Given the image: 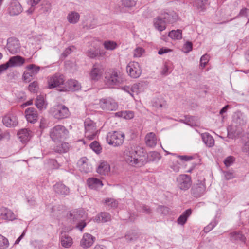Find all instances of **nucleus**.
I'll return each mask as SVG.
<instances>
[{
    "label": "nucleus",
    "instance_id": "a19ab883",
    "mask_svg": "<svg viewBox=\"0 0 249 249\" xmlns=\"http://www.w3.org/2000/svg\"><path fill=\"white\" fill-rule=\"evenodd\" d=\"M28 89L31 92H37L39 89V86L38 82L35 81L31 83L28 86Z\"/></svg>",
    "mask_w": 249,
    "mask_h": 249
},
{
    "label": "nucleus",
    "instance_id": "4d7b16f0",
    "mask_svg": "<svg viewBox=\"0 0 249 249\" xmlns=\"http://www.w3.org/2000/svg\"><path fill=\"white\" fill-rule=\"evenodd\" d=\"M225 178L227 180H230L235 177L234 173L232 172H224Z\"/></svg>",
    "mask_w": 249,
    "mask_h": 249
},
{
    "label": "nucleus",
    "instance_id": "f257e3e1",
    "mask_svg": "<svg viewBox=\"0 0 249 249\" xmlns=\"http://www.w3.org/2000/svg\"><path fill=\"white\" fill-rule=\"evenodd\" d=\"M125 161L130 166L140 167L145 164V156L139 148L127 147L124 152Z\"/></svg>",
    "mask_w": 249,
    "mask_h": 249
},
{
    "label": "nucleus",
    "instance_id": "69168bd1",
    "mask_svg": "<svg viewBox=\"0 0 249 249\" xmlns=\"http://www.w3.org/2000/svg\"><path fill=\"white\" fill-rule=\"evenodd\" d=\"M180 159L181 160H185V161H188L192 159L191 157H188L186 156H179Z\"/></svg>",
    "mask_w": 249,
    "mask_h": 249
},
{
    "label": "nucleus",
    "instance_id": "79ce46f5",
    "mask_svg": "<svg viewBox=\"0 0 249 249\" xmlns=\"http://www.w3.org/2000/svg\"><path fill=\"white\" fill-rule=\"evenodd\" d=\"M26 70L32 71V74L34 75H36L39 71L40 68L35 64H30L26 66Z\"/></svg>",
    "mask_w": 249,
    "mask_h": 249
},
{
    "label": "nucleus",
    "instance_id": "c03bdc74",
    "mask_svg": "<svg viewBox=\"0 0 249 249\" xmlns=\"http://www.w3.org/2000/svg\"><path fill=\"white\" fill-rule=\"evenodd\" d=\"M90 147L94 152L99 154L102 150L101 146L97 141H94L90 144Z\"/></svg>",
    "mask_w": 249,
    "mask_h": 249
},
{
    "label": "nucleus",
    "instance_id": "7ed1b4c3",
    "mask_svg": "<svg viewBox=\"0 0 249 249\" xmlns=\"http://www.w3.org/2000/svg\"><path fill=\"white\" fill-rule=\"evenodd\" d=\"M50 113L58 120L68 118L71 115L68 107L62 104H57L51 108Z\"/></svg>",
    "mask_w": 249,
    "mask_h": 249
},
{
    "label": "nucleus",
    "instance_id": "5701e85b",
    "mask_svg": "<svg viewBox=\"0 0 249 249\" xmlns=\"http://www.w3.org/2000/svg\"><path fill=\"white\" fill-rule=\"evenodd\" d=\"M32 132L26 128L20 130L18 135L20 141L23 143H26L28 142L31 137Z\"/></svg>",
    "mask_w": 249,
    "mask_h": 249
},
{
    "label": "nucleus",
    "instance_id": "b1692460",
    "mask_svg": "<svg viewBox=\"0 0 249 249\" xmlns=\"http://www.w3.org/2000/svg\"><path fill=\"white\" fill-rule=\"evenodd\" d=\"M230 238L234 242H240L245 243L246 238L244 234L240 231H233L230 234Z\"/></svg>",
    "mask_w": 249,
    "mask_h": 249
},
{
    "label": "nucleus",
    "instance_id": "13d9d810",
    "mask_svg": "<svg viewBox=\"0 0 249 249\" xmlns=\"http://www.w3.org/2000/svg\"><path fill=\"white\" fill-rule=\"evenodd\" d=\"M158 210L159 212L166 214L169 213V208L163 206H159Z\"/></svg>",
    "mask_w": 249,
    "mask_h": 249
},
{
    "label": "nucleus",
    "instance_id": "09e8293b",
    "mask_svg": "<svg viewBox=\"0 0 249 249\" xmlns=\"http://www.w3.org/2000/svg\"><path fill=\"white\" fill-rule=\"evenodd\" d=\"M207 0H195V5L198 9H203L207 4Z\"/></svg>",
    "mask_w": 249,
    "mask_h": 249
},
{
    "label": "nucleus",
    "instance_id": "58836bf2",
    "mask_svg": "<svg viewBox=\"0 0 249 249\" xmlns=\"http://www.w3.org/2000/svg\"><path fill=\"white\" fill-rule=\"evenodd\" d=\"M34 76V75L32 74V71L27 70L22 75V79L25 82H29L33 79Z\"/></svg>",
    "mask_w": 249,
    "mask_h": 249
},
{
    "label": "nucleus",
    "instance_id": "2f4dec72",
    "mask_svg": "<svg viewBox=\"0 0 249 249\" xmlns=\"http://www.w3.org/2000/svg\"><path fill=\"white\" fill-rule=\"evenodd\" d=\"M36 107L40 110L46 108L47 104L45 103L44 97L42 95L37 96L35 102Z\"/></svg>",
    "mask_w": 249,
    "mask_h": 249
},
{
    "label": "nucleus",
    "instance_id": "bf43d9fd",
    "mask_svg": "<svg viewBox=\"0 0 249 249\" xmlns=\"http://www.w3.org/2000/svg\"><path fill=\"white\" fill-rule=\"evenodd\" d=\"M242 151L249 155V140L244 143L242 147Z\"/></svg>",
    "mask_w": 249,
    "mask_h": 249
},
{
    "label": "nucleus",
    "instance_id": "f8f14e48",
    "mask_svg": "<svg viewBox=\"0 0 249 249\" xmlns=\"http://www.w3.org/2000/svg\"><path fill=\"white\" fill-rule=\"evenodd\" d=\"M126 71L129 75L133 78H138L141 74L139 64L136 62H130L126 66Z\"/></svg>",
    "mask_w": 249,
    "mask_h": 249
},
{
    "label": "nucleus",
    "instance_id": "a18cd8bd",
    "mask_svg": "<svg viewBox=\"0 0 249 249\" xmlns=\"http://www.w3.org/2000/svg\"><path fill=\"white\" fill-rule=\"evenodd\" d=\"M99 49H90L87 52V55L90 58H95L99 56Z\"/></svg>",
    "mask_w": 249,
    "mask_h": 249
},
{
    "label": "nucleus",
    "instance_id": "6e6d98bb",
    "mask_svg": "<svg viewBox=\"0 0 249 249\" xmlns=\"http://www.w3.org/2000/svg\"><path fill=\"white\" fill-rule=\"evenodd\" d=\"M137 235L136 234H127L125 235V238L128 242H131L137 238Z\"/></svg>",
    "mask_w": 249,
    "mask_h": 249
},
{
    "label": "nucleus",
    "instance_id": "9d476101",
    "mask_svg": "<svg viewBox=\"0 0 249 249\" xmlns=\"http://www.w3.org/2000/svg\"><path fill=\"white\" fill-rule=\"evenodd\" d=\"M99 106L103 110L106 111L116 110L118 107L117 103L110 97L100 99Z\"/></svg>",
    "mask_w": 249,
    "mask_h": 249
},
{
    "label": "nucleus",
    "instance_id": "603ef678",
    "mask_svg": "<svg viewBox=\"0 0 249 249\" xmlns=\"http://www.w3.org/2000/svg\"><path fill=\"white\" fill-rule=\"evenodd\" d=\"M144 52V50L142 48L138 47L134 50L133 56L134 57H140L142 55Z\"/></svg>",
    "mask_w": 249,
    "mask_h": 249
},
{
    "label": "nucleus",
    "instance_id": "864d4df0",
    "mask_svg": "<svg viewBox=\"0 0 249 249\" xmlns=\"http://www.w3.org/2000/svg\"><path fill=\"white\" fill-rule=\"evenodd\" d=\"M209 60V56L207 54L203 55L200 58V66L205 67Z\"/></svg>",
    "mask_w": 249,
    "mask_h": 249
},
{
    "label": "nucleus",
    "instance_id": "c9c22d12",
    "mask_svg": "<svg viewBox=\"0 0 249 249\" xmlns=\"http://www.w3.org/2000/svg\"><path fill=\"white\" fill-rule=\"evenodd\" d=\"M168 36L174 39H180L182 38V31L179 29L172 30L169 33Z\"/></svg>",
    "mask_w": 249,
    "mask_h": 249
},
{
    "label": "nucleus",
    "instance_id": "4468645a",
    "mask_svg": "<svg viewBox=\"0 0 249 249\" xmlns=\"http://www.w3.org/2000/svg\"><path fill=\"white\" fill-rule=\"evenodd\" d=\"M2 122L6 126L12 127L18 124V120L15 114L9 113L3 117Z\"/></svg>",
    "mask_w": 249,
    "mask_h": 249
},
{
    "label": "nucleus",
    "instance_id": "2eb2a0df",
    "mask_svg": "<svg viewBox=\"0 0 249 249\" xmlns=\"http://www.w3.org/2000/svg\"><path fill=\"white\" fill-rule=\"evenodd\" d=\"M104 70L103 66L99 64H95L93 65L90 73V78L94 81H98L101 78L103 74Z\"/></svg>",
    "mask_w": 249,
    "mask_h": 249
},
{
    "label": "nucleus",
    "instance_id": "7c9ffc66",
    "mask_svg": "<svg viewBox=\"0 0 249 249\" xmlns=\"http://www.w3.org/2000/svg\"><path fill=\"white\" fill-rule=\"evenodd\" d=\"M203 142L207 146L209 147H213L214 144V140L213 137L208 133H203L201 134Z\"/></svg>",
    "mask_w": 249,
    "mask_h": 249
},
{
    "label": "nucleus",
    "instance_id": "f704fd0d",
    "mask_svg": "<svg viewBox=\"0 0 249 249\" xmlns=\"http://www.w3.org/2000/svg\"><path fill=\"white\" fill-rule=\"evenodd\" d=\"M118 116L125 119H131L134 117V113L132 111H123L116 113Z\"/></svg>",
    "mask_w": 249,
    "mask_h": 249
},
{
    "label": "nucleus",
    "instance_id": "f03ea898",
    "mask_svg": "<svg viewBox=\"0 0 249 249\" xmlns=\"http://www.w3.org/2000/svg\"><path fill=\"white\" fill-rule=\"evenodd\" d=\"M175 21V16L170 13L164 12L154 19V26L160 32H162L166 29L167 24L173 23Z\"/></svg>",
    "mask_w": 249,
    "mask_h": 249
},
{
    "label": "nucleus",
    "instance_id": "bb28decb",
    "mask_svg": "<svg viewBox=\"0 0 249 249\" xmlns=\"http://www.w3.org/2000/svg\"><path fill=\"white\" fill-rule=\"evenodd\" d=\"M110 170L109 164L107 161L101 162L97 169V172L101 175H106L108 174Z\"/></svg>",
    "mask_w": 249,
    "mask_h": 249
},
{
    "label": "nucleus",
    "instance_id": "cd10ccee",
    "mask_svg": "<svg viewBox=\"0 0 249 249\" xmlns=\"http://www.w3.org/2000/svg\"><path fill=\"white\" fill-rule=\"evenodd\" d=\"M66 83L68 86L67 87V86H66L67 90L76 91L79 90L81 88V84L76 80H69Z\"/></svg>",
    "mask_w": 249,
    "mask_h": 249
},
{
    "label": "nucleus",
    "instance_id": "aec40b11",
    "mask_svg": "<svg viewBox=\"0 0 249 249\" xmlns=\"http://www.w3.org/2000/svg\"><path fill=\"white\" fill-rule=\"evenodd\" d=\"M9 14L12 16L17 15L22 11L21 5L18 1H12L8 7Z\"/></svg>",
    "mask_w": 249,
    "mask_h": 249
},
{
    "label": "nucleus",
    "instance_id": "3c124183",
    "mask_svg": "<svg viewBox=\"0 0 249 249\" xmlns=\"http://www.w3.org/2000/svg\"><path fill=\"white\" fill-rule=\"evenodd\" d=\"M193 48V44L192 42L188 41L183 45L182 51L185 53L190 52Z\"/></svg>",
    "mask_w": 249,
    "mask_h": 249
},
{
    "label": "nucleus",
    "instance_id": "a878e982",
    "mask_svg": "<svg viewBox=\"0 0 249 249\" xmlns=\"http://www.w3.org/2000/svg\"><path fill=\"white\" fill-rule=\"evenodd\" d=\"M111 219V216L109 213L101 212L95 217L94 220L98 223H105L110 221Z\"/></svg>",
    "mask_w": 249,
    "mask_h": 249
},
{
    "label": "nucleus",
    "instance_id": "680f3d73",
    "mask_svg": "<svg viewBox=\"0 0 249 249\" xmlns=\"http://www.w3.org/2000/svg\"><path fill=\"white\" fill-rule=\"evenodd\" d=\"M86 226V223L84 221H81L78 223L77 225V228L81 231H82L84 228Z\"/></svg>",
    "mask_w": 249,
    "mask_h": 249
},
{
    "label": "nucleus",
    "instance_id": "6ab92c4d",
    "mask_svg": "<svg viewBox=\"0 0 249 249\" xmlns=\"http://www.w3.org/2000/svg\"><path fill=\"white\" fill-rule=\"evenodd\" d=\"M205 191V186L202 182L194 184L191 189L192 195L196 197L202 196Z\"/></svg>",
    "mask_w": 249,
    "mask_h": 249
},
{
    "label": "nucleus",
    "instance_id": "49530a36",
    "mask_svg": "<svg viewBox=\"0 0 249 249\" xmlns=\"http://www.w3.org/2000/svg\"><path fill=\"white\" fill-rule=\"evenodd\" d=\"M136 207L138 211H142V212L147 214H150L151 213V210L150 208L146 205L142 204L140 206L136 205Z\"/></svg>",
    "mask_w": 249,
    "mask_h": 249
},
{
    "label": "nucleus",
    "instance_id": "412c9836",
    "mask_svg": "<svg viewBox=\"0 0 249 249\" xmlns=\"http://www.w3.org/2000/svg\"><path fill=\"white\" fill-rule=\"evenodd\" d=\"M87 184L89 188L94 190L100 189L103 186L102 181L95 178H88L87 180Z\"/></svg>",
    "mask_w": 249,
    "mask_h": 249
},
{
    "label": "nucleus",
    "instance_id": "dca6fc26",
    "mask_svg": "<svg viewBox=\"0 0 249 249\" xmlns=\"http://www.w3.org/2000/svg\"><path fill=\"white\" fill-rule=\"evenodd\" d=\"M53 190L57 195L64 196L68 195L70 193L69 188L61 182L54 184L53 186Z\"/></svg>",
    "mask_w": 249,
    "mask_h": 249
},
{
    "label": "nucleus",
    "instance_id": "9b49d317",
    "mask_svg": "<svg viewBox=\"0 0 249 249\" xmlns=\"http://www.w3.org/2000/svg\"><path fill=\"white\" fill-rule=\"evenodd\" d=\"M178 187L182 190H188L192 185V179L190 176L181 174L177 178Z\"/></svg>",
    "mask_w": 249,
    "mask_h": 249
},
{
    "label": "nucleus",
    "instance_id": "c85d7f7f",
    "mask_svg": "<svg viewBox=\"0 0 249 249\" xmlns=\"http://www.w3.org/2000/svg\"><path fill=\"white\" fill-rule=\"evenodd\" d=\"M191 213L192 210L191 209H188L184 211L177 219L178 224L184 225L186 223L188 217L191 215Z\"/></svg>",
    "mask_w": 249,
    "mask_h": 249
},
{
    "label": "nucleus",
    "instance_id": "393cba45",
    "mask_svg": "<svg viewBox=\"0 0 249 249\" xmlns=\"http://www.w3.org/2000/svg\"><path fill=\"white\" fill-rule=\"evenodd\" d=\"M145 140L146 144L149 147H154L157 144V139L155 134L153 132L147 133L145 136Z\"/></svg>",
    "mask_w": 249,
    "mask_h": 249
},
{
    "label": "nucleus",
    "instance_id": "72a5a7b5",
    "mask_svg": "<svg viewBox=\"0 0 249 249\" xmlns=\"http://www.w3.org/2000/svg\"><path fill=\"white\" fill-rule=\"evenodd\" d=\"M103 203L104 205L108 206L110 208H115L118 206V201L111 198H106L104 201Z\"/></svg>",
    "mask_w": 249,
    "mask_h": 249
},
{
    "label": "nucleus",
    "instance_id": "e2e57ef3",
    "mask_svg": "<svg viewBox=\"0 0 249 249\" xmlns=\"http://www.w3.org/2000/svg\"><path fill=\"white\" fill-rule=\"evenodd\" d=\"M249 12V9L247 8H243L241 10L239 15L241 16L247 17L248 15V13Z\"/></svg>",
    "mask_w": 249,
    "mask_h": 249
},
{
    "label": "nucleus",
    "instance_id": "338daca9",
    "mask_svg": "<svg viewBox=\"0 0 249 249\" xmlns=\"http://www.w3.org/2000/svg\"><path fill=\"white\" fill-rule=\"evenodd\" d=\"M229 105H226L224 107H223L220 111V114L222 115L224 113H225L228 108H229Z\"/></svg>",
    "mask_w": 249,
    "mask_h": 249
},
{
    "label": "nucleus",
    "instance_id": "0e129e2a",
    "mask_svg": "<svg viewBox=\"0 0 249 249\" xmlns=\"http://www.w3.org/2000/svg\"><path fill=\"white\" fill-rule=\"evenodd\" d=\"M170 50L167 49L166 48H161L158 51V54L160 55H162L165 53H167L169 52Z\"/></svg>",
    "mask_w": 249,
    "mask_h": 249
},
{
    "label": "nucleus",
    "instance_id": "c756f323",
    "mask_svg": "<svg viewBox=\"0 0 249 249\" xmlns=\"http://www.w3.org/2000/svg\"><path fill=\"white\" fill-rule=\"evenodd\" d=\"M67 18L69 23L76 24L79 20L80 15L75 11H71L68 13Z\"/></svg>",
    "mask_w": 249,
    "mask_h": 249
},
{
    "label": "nucleus",
    "instance_id": "1a4fd4ad",
    "mask_svg": "<svg viewBox=\"0 0 249 249\" xmlns=\"http://www.w3.org/2000/svg\"><path fill=\"white\" fill-rule=\"evenodd\" d=\"M25 62V59L19 55L12 56L6 63L0 65V69L2 72L9 67L21 66Z\"/></svg>",
    "mask_w": 249,
    "mask_h": 249
},
{
    "label": "nucleus",
    "instance_id": "774afa93",
    "mask_svg": "<svg viewBox=\"0 0 249 249\" xmlns=\"http://www.w3.org/2000/svg\"><path fill=\"white\" fill-rule=\"evenodd\" d=\"M41 0H30L32 6H34L37 4Z\"/></svg>",
    "mask_w": 249,
    "mask_h": 249
},
{
    "label": "nucleus",
    "instance_id": "a211bd4d",
    "mask_svg": "<svg viewBox=\"0 0 249 249\" xmlns=\"http://www.w3.org/2000/svg\"><path fill=\"white\" fill-rule=\"evenodd\" d=\"M0 218L6 221H12L16 219V216L10 209L2 207L0 210Z\"/></svg>",
    "mask_w": 249,
    "mask_h": 249
},
{
    "label": "nucleus",
    "instance_id": "0eeeda50",
    "mask_svg": "<svg viewBox=\"0 0 249 249\" xmlns=\"http://www.w3.org/2000/svg\"><path fill=\"white\" fill-rule=\"evenodd\" d=\"M125 135L121 132H109L107 136V141L110 145L118 146L124 142Z\"/></svg>",
    "mask_w": 249,
    "mask_h": 249
},
{
    "label": "nucleus",
    "instance_id": "6e6552de",
    "mask_svg": "<svg viewBox=\"0 0 249 249\" xmlns=\"http://www.w3.org/2000/svg\"><path fill=\"white\" fill-rule=\"evenodd\" d=\"M105 74V82L110 87L117 85L123 82V78L114 70H110Z\"/></svg>",
    "mask_w": 249,
    "mask_h": 249
},
{
    "label": "nucleus",
    "instance_id": "473e14b6",
    "mask_svg": "<svg viewBox=\"0 0 249 249\" xmlns=\"http://www.w3.org/2000/svg\"><path fill=\"white\" fill-rule=\"evenodd\" d=\"M61 243L63 247L68 248L72 245V239L68 235H63L61 238Z\"/></svg>",
    "mask_w": 249,
    "mask_h": 249
},
{
    "label": "nucleus",
    "instance_id": "8fccbe9b",
    "mask_svg": "<svg viewBox=\"0 0 249 249\" xmlns=\"http://www.w3.org/2000/svg\"><path fill=\"white\" fill-rule=\"evenodd\" d=\"M234 161L235 158L234 157L230 156L225 159L224 163L226 166L229 167L231 165L234 163Z\"/></svg>",
    "mask_w": 249,
    "mask_h": 249
},
{
    "label": "nucleus",
    "instance_id": "20e7f679",
    "mask_svg": "<svg viewBox=\"0 0 249 249\" xmlns=\"http://www.w3.org/2000/svg\"><path fill=\"white\" fill-rule=\"evenodd\" d=\"M64 76L58 73H56L53 76L50 77L48 81V87L49 89L57 88L60 91L67 90L66 86H62L64 84Z\"/></svg>",
    "mask_w": 249,
    "mask_h": 249
},
{
    "label": "nucleus",
    "instance_id": "e433bc0d",
    "mask_svg": "<svg viewBox=\"0 0 249 249\" xmlns=\"http://www.w3.org/2000/svg\"><path fill=\"white\" fill-rule=\"evenodd\" d=\"M69 149V144L68 143H62L60 145H57L55 148V152L59 153H66Z\"/></svg>",
    "mask_w": 249,
    "mask_h": 249
},
{
    "label": "nucleus",
    "instance_id": "ddd939ff",
    "mask_svg": "<svg viewBox=\"0 0 249 249\" xmlns=\"http://www.w3.org/2000/svg\"><path fill=\"white\" fill-rule=\"evenodd\" d=\"M7 48L11 54L20 52V45L19 40L15 37H10L7 40Z\"/></svg>",
    "mask_w": 249,
    "mask_h": 249
},
{
    "label": "nucleus",
    "instance_id": "4be33fe9",
    "mask_svg": "<svg viewBox=\"0 0 249 249\" xmlns=\"http://www.w3.org/2000/svg\"><path fill=\"white\" fill-rule=\"evenodd\" d=\"M94 237L89 233H85L81 240V246L84 248L90 247L94 242Z\"/></svg>",
    "mask_w": 249,
    "mask_h": 249
},
{
    "label": "nucleus",
    "instance_id": "052dcab7",
    "mask_svg": "<svg viewBox=\"0 0 249 249\" xmlns=\"http://www.w3.org/2000/svg\"><path fill=\"white\" fill-rule=\"evenodd\" d=\"M72 52L71 49V47H68L66 48L63 52L62 53V55L66 57H67L69 54H70Z\"/></svg>",
    "mask_w": 249,
    "mask_h": 249
},
{
    "label": "nucleus",
    "instance_id": "de8ad7c7",
    "mask_svg": "<svg viewBox=\"0 0 249 249\" xmlns=\"http://www.w3.org/2000/svg\"><path fill=\"white\" fill-rule=\"evenodd\" d=\"M217 225V222L215 220L212 221L207 226L204 228V231L208 233L213 230Z\"/></svg>",
    "mask_w": 249,
    "mask_h": 249
},
{
    "label": "nucleus",
    "instance_id": "39448f33",
    "mask_svg": "<svg viewBox=\"0 0 249 249\" xmlns=\"http://www.w3.org/2000/svg\"><path fill=\"white\" fill-rule=\"evenodd\" d=\"M68 133V131L64 126L58 125L51 130L50 135L53 141L57 142L65 139Z\"/></svg>",
    "mask_w": 249,
    "mask_h": 249
},
{
    "label": "nucleus",
    "instance_id": "4c0bfd02",
    "mask_svg": "<svg viewBox=\"0 0 249 249\" xmlns=\"http://www.w3.org/2000/svg\"><path fill=\"white\" fill-rule=\"evenodd\" d=\"M104 48L107 50H113L117 47V43L113 41L107 40L103 43Z\"/></svg>",
    "mask_w": 249,
    "mask_h": 249
},
{
    "label": "nucleus",
    "instance_id": "423d86ee",
    "mask_svg": "<svg viewBox=\"0 0 249 249\" xmlns=\"http://www.w3.org/2000/svg\"><path fill=\"white\" fill-rule=\"evenodd\" d=\"M85 136L89 140L95 139L97 134L96 124L91 120L87 118L84 121Z\"/></svg>",
    "mask_w": 249,
    "mask_h": 249
},
{
    "label": "nucleus",
    "instance_id": "37998d69",
    "mask_svg": "<svg viewBox=\"0 0 249 249\" xmlns=\"http://www.w3.org/2000/svg\"><path fill=\"white\" fill-rule=\"evenodd\" d=\"M9 246V242L7 238L0 235V249H5Z\"/></svg>",
    "mask_w": 249,
    "mask_h": 249
},
{
    "label": "nucleus",
    "instance_id": "5fc2aeb1",
    "mask_svg": "<svg viewBox=\"0 0 249 249\" xmlns=\"http://www.w3.org/2000/svg\"><path fill=\"white\" fill-rule=\"evenodd\" d=\"M49 164L53 169H57L59 168V164L57 160L54 159H50L49 160Z\"/></svg>",
    "mask_w": 249,
    "mask_h": 249
},
{
    "label": "nucleus",
    "instance_id": "f3484780",
    "mask_svg": "<svg viewBox=\"0 0 249 249\" xmlns=\"http://www.w3.org/2000/svg\"><path fill=\"white\" fill-rule=\"evenodd\" d=\"M27 121L31 123H35L37 120L38 113L34 107H29L25 111Z\"/></svg>",
    "mask_w": 249,
    "mask_h": 249
},
{
    "label": "nucleus",
    "instance_id": "ea45409f",
    "mask_svg": "<svg viewBox=\"0 0 249 249\" xmlns=\"http://www.w3.org/2000/svg\"><path fill=\"white\" fill-rule=\"evenodd\" d=\"M121 5L126 8H131L135 6L136 2L134 0H121Z\"/></svg>",
    "mask_w": 249,
    "mask_h": 249
}]
</instances>
